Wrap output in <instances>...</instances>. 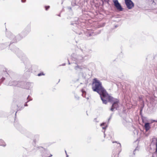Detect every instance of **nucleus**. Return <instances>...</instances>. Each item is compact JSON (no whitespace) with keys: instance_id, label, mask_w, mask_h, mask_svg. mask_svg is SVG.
<instances>
[{"instance_id":"nucleus-10","label":"nucleus","mask_w":157,"mask_h":157,"mask_svg":"<svg viewBox=\"0 0 157 157\" xmlns=\"http://www.w3.org/2000/svg\"><path fill=\"white\" fill-rule=\"evenodd\" d=\"M114 5L117 9L119 11H123V8L121 6V4L119 2L118 0H113Z\"/></svg>"},{"instance_id":"nucleus-56","label":"nucleus","mask_w":157,"mask_h":157,"mask_svg":"<svg viewBox=\"0 0 157 157\" xmlns=\"http://www.w3.org/2000/svg\"><path fill=\"white\" fill-rule=\"evenodd\" d=\"M154 154H155L154 153V154H153V155H154Z\"/></svg>"},{"instance_id":"nucleus-55","label":"nucleus","mask_w":157,"mask_h":157,"mask_svg":"<svg viewBox=\"0 0 157 157\" xmlns=\"http://www.w3.org/2000/svg\"><path fill=\"white\" fill-rule=\"evenodd\" d=\"M86 114H87V115H88V114H87V113H86Z\"/></svg>"},{"instance_id":"nucleus-7","label":"nucleus","mask_w":157,"mask_h":157,"mask_svg":"<svg viewBox=\"0 0 157 157\" xmlns=\"http://www.w3.org/2000/svg\"><path fill=\"white\" fill-rule=\"evenodd\" d=\"M80 50L85 54V57H90V54L91 53L92 51L91 50L87 48L85 46L80 48Z\"/></svg>"},{"instance_id":"nucleus-42","label":"nucleus","mask_w":157,"mask_h":157,"mask_svg":"<svg viewBox=\"0 0 157 157\" xmlns=\"http://www.w3.org/2000/svg\"><path fill=\"white\" fill-rule=\"evenodd\" d=\"M111 116H112V115H111V116H110V117L109 118V119H108V121H109V120L111 119Z\"/></svg>"},{"instance_id":"nucleus-22","label":"nucleus","mask_w":157,"mask_h":157,"mask_svg":"<svg viewBox=\"0 0 157 157\" xmlns=\"http://www.w3.org/2000/svg\"><path fill=\"white\" fill-rule=\"evenodd\" d=\"M6 145V144L4 141L2 139H0V146H2L5 147Z\"/></svg>"},{"instance_id":"nucleus-36","label":"nucleus","mask_w":157,"mask_h":157,"mask_svg":"<svg viewBox=\"0 0 157 157\" xmlns=\"http://www.w3.org/2000/svg\"><path fill=\"white\" fill-rule=\"evenodd\" d=\"M25 33L26 34V36L29 33H27V32L25 31Z\"/></svg>"},{"instance_id":"nucleus-8","label":"nucleus","mask_w":157,"mask_h":157,"mask_svg":"<svg viewBox=\"0 0 157 157\" xmlns=\"http://www.w3.org/2000/svg\"><path fill=\"white\" fill-rule=\"evenodd\" d=\"M23 83L21 84L20 87L28 90H29L32 88L33 86V83L30 82H23Z\"/></svg>"},{"instance_id":"nucleus-43","label":"nucleus","mask_w":157,"mask_h":157,"mask_svg":"<svg viewBox=\"0 0 157 157\" xmlns=\"http://www.w3.org/2000/svg\"><path fill=\"white\" fill-rule=\"evenodd\" d=\"M68 9L69 10H71V8L70 7H68Z\"/></svg>"},{"instance_id":"nucleus-6","label":"nucleus","mask_w":157,"mask_h":157,"mask_svg":"<svg viewBox=\"0 0 157 157\" xmlns=\"http://www.w3.org/2000/svg\"><path fill=\"white\" fill-rule=\"evenodd\" d=\"M25 64V71L26 72H31L32 70V65L30 63L29 59L28 61H22Z\"/></svg>"},{"instance_id":"nucleus-31","label":"nucleus","mask_w":157,"mask_h":157,"mask_svg":"<svg viewBox=\"0 0 157 157\" xmlns=\"http://www.w3.org/2000/svg\"><path fill=\"white\" fill-rule=\"evenodd\" d=\"M44 73H43V72H40L37 75L39 76H41L42 75H44Z\"/></svg>"},{"instance_id":"nucleus-28","label":"nucleus","mask_w":157,"mask_h":157,"mask_svg":"<svg viewBox=\"0 0 157 157\" xmlns=\"http://www.w3.org/2000/svg\"><path fill=\"white\" fill-rule=\"evenodd\" d=\"M72 5L73 6H75L76 5V3L75 1V0H73L72 1L71 3Z\"/></svg>"},{"instance_id":"nucleus-35","label":"nucleus","mask_w":157,"mask_h":157,"mask_svg":"<svg viewBox=\"0 0 157 157\" xmlns=\"http://www.w3.org/2000/svg\"><path fill=\"white\" fill-rule=\"evenodd\" d=\"M107 127H108V125H105V126L102 127V128L103 129L105 130L106 128Z\"/></svg>"},{"instance_id":"nucleus-20","label":"nucleus","mask_w":157,"mask_h":157,"mask_svg":"<svg viewBox=\"0 0 157 157\" xmlns=\"http://www.w3.org/2000/svg\"><path fill=\"white\" fill-rule=\"evenodd\" d=\"M23 30L27 32V33H29L31 31L30 25H28Z\"/></svg>"},{"instance_id":"nucleus-18","label":"nucleus","mask_w":157,"mask_h":157,"mask_svg":"<svg viewBox=\"0 0 157 157\" xmlns=\"http://www.w3.org/2000/svg\"><path fill=\"white\" fill-rule=\"evenodd\" d=\"M17 111H21L24 108V107L22 103L19 102L17 105Z\"/></svg>"},{"instance_id":"nucleus-52","label":"nucleus","mask_w":157,"mask_h":157,"mask_svg":"<svg viewBox=\"0 0 157 157\" xmlns=\"http://www.w3.org/2000/svg\"><path fill=\"white\" fill-rule=\"evenodd\" d=\"M0 117H2V116H1L0 115Z\"/></svg>"},{"instance_id":"nucleus-57","label":"nucleus","mask_w":157,"mask_h":157,"mask_svg":"<svg viewBox=\"0 0 157 157\" xmlns=\"http://www.w3.org/2000/svg\"><path fill=\"white\" fill-rule=\"evenodd\" d=\"M108 1H109V0H108Z\"/></svg>"},{"instance_id":"nucleus-23","label":"nucleus","mask_w":157,"mask_h":157,"mask_svg":"<svg viewBox=\"0 0 157 157\" xmlns=\"http://www.w3.org/2000/svg\"><path fill=\"white\" fill-rule=\"evenodd\" d=\"M141 118L143 123H145V122H146V121H147V117H145L142 116Z\"/></svg>"},{"instance_id":"nucleus-15","label":"nucleus","mask_w":157,"mask_h":157,"mask_svg":"<svg viewBox=\"0 0 157 157\" xmlns=\"http://www.w3.org/2000/svg\"><path fill=\"white\" fill-rule=\"evenodd\" d=\"M84 57L80 55H78L76 56L75 58V63H79L81 62L82 61V60Z\"/></svg>"},{"instance_id":"nucleus-44","label":"nucleus","mask_w":157,"mask_h":157,"mask_svg":"<svg viewBox=\"0 0 157 157\" xmlns=\"http://www.w3.org/2000/svg\"><path fill=\"white\" fill-rule=\"evenodd\" d=\"M68 64H70V61H69V60H68Z\"/></svg>"},{"instance_id":"nucleus-32","label":"nucleus","mask_w":157,"mask_h":157,"mask_svg":"<svg viewBox=\"0 0 157 157\" xmlns=\"http://www.w3.org/2000/svg\"><path fill=\"white\" fill-rule=\"evenodd\" d=\"M106 123L103 122L100 124V126H105L106 125Z\"/></svg>"},{"instance_id":"nucleus-19","label":"nucleus","mask_w":157,"mask_h":157,"mask_svg":"<svg viewBox=\"0 0 157 157\" xmlns=\"http://www.w3.org/2000/svg\"><path fill=\"white\" fill-rule=\"evenodd\" d=\"M8 45V44L7 43H4L0 44V50H2L4 49Z\"/></svg>"},{"instance_id":"nucleus-45","label":"nucleus","mask_w":157,"mask_h":157,"mask_svg":"<svg viewBox=\"0 0 157 157\" xmlns=\"http://www.w3.org/2000/svg\"><path fill=\"white\" fill-rule=\"evenodd\" d=\"M65 151L66 154H67L66 151V150H65Z\"/></svg>"},{"instance_id":"nucleus-26","label":"nucleus","mask_w":157,"mask_h":157,"mask_svg":"<svg viewBox=\"0 0 157 157\" xmlns=\"http://www.w3.org/2000/svg\"><path fill=\"white\" fill-rule=\"evenodd\" d=\"M27 101L30 100V101L32 100L33 98L30 96L29 95L27 98Z\"/></svg>"},{"instance_id":"nucleus-34","label":"nucleus","mask_w":157,"mask_h":157,"mask_svg":"<svg viewBox=\"0 0 157 157\" xmlns=\"http://www.w3.org/2000/svg\"><path fill=\"white\" fill-rule=\"evenodd\" d=\"M138 151V149H137V147L133 151V154L134 155H135V152L136 151Z\"/></svg>"},{"instance_id":"nucleus-2","label":"nucleus","mask_w":157,"mask_h":157,"mask_svg":"<svg viewBox=\"0 0 157 157\" xmlns=\"http://www.w3.org/2000/svg\"><path fill=\"white\" fill-rule=\"evenodd\" d=\"M10 40V44H9V49L13 53L16 54L17 57L21 61H28V58L27 57L26 55L21 50H20L19 48H17L14 45V44L15 43H11V40L9 39Z\"/></svg>"},{"instance_id":"nucleus-5","label":"nucleus","mask_w":157,"mask_h":157,"mask_svg":"<svg viewBox=\"0 0 157 157\" xmlns=\"http://www.w3.org/2000/svg\"><path fill=\"white\" fill-rule=\"evenodd\" d=\"M119 100L113 97V99H112V101L111 102L112 103V105L110 109V110L112 111H115V109L116 110H117L119 107Z\"/></svg>"},{"instance_id":"nucleus-1","label":"nucleus","mask_w":157,"mask_h":157,"mask_svg":"<svg viewBox=\"0 0 157 157\" xmlns=\"http://www.w3.org/2000/svg\"><path fill=\"white\" fill-rule=\"evenodd\" d=\"M92 86L93 90L97 92L99 94L102 93L104 95V93H105L106 91L102 86L101 82L96 78L93 79Z\"/></svg>"},{"instance_id":"nucleus-3","label":"nucleus","mask_w":157,"mask_h":157,"mask_svg":"<svg viewBox=\"0 0 157 157\" xmlns=\"http://www.w3.org/2000/svg\"><path fill=\"white\" fill-rule=\"evenodd\" d=\"M6 35L7 38L11 40V43H16L26 36L25 31L24 30L16 36H15L10 31H6Z\"/></svg>"},{"instance_id":"nucleus-50","label":"nucleus","mask_w":157,"mask_h":157,"mask_svg":"<svg viewBox=\"0 0 157 157\" xmlns=\"http://www.w3.org/2000/svg\"><path fill=\"white\" fill-rule=\"evenodd\" d=\"M58 16H59V17H60V14H59V15H58Z\"/></svg>"},{"instance_id":"nucleus-53","label":"nucleus","mask_w":157,"mask_h":157,"mask_svg":"<svg viewBox=\"0 0 157 157\" xmlns=\"http://www.w3.org/2000/svg\"><path fill=\"white\" fill-rule=\"evenodd\" d=\"M112 157H115V156L114 155V156L113 157V155L112 156Z\"/></svg>"},{"instance_id":"nucleus-40","label":"nucleus","mask_w":157,"mask_h":157,"mask_svg":"<svg viewBox=\"0 0 157 157\" xmlns=\"http://www.w3.org/2000/svg\"><path fill=\"white\" fill-rule=\"evenodd\" d=\"M102 132H103L104 133V137L105 136V130L104 131H102Z\"/></svg>"},{"instance_id":"nucleus-13","label":"nucleus","mask_w":157,"mask_h":157,"mask_svg":"<svg viewBox=\"0 0 157 157\" xmlns=\"http://www.w3.org/2000/svg\"><path fill=\"white\" fill-rule=\"evenodd\" d=\"M124 1L128 9H131L134 6V3L131 0H124Z\"/></svg>"},{"instance_id":"nucleus-38","label":"nucleus","mask_w":157,"mask_h":157,"mask_svg":"<svg viewBox=\"0 0 157 157\" xmlns=\"http://www.w3.org/2000/svg\"><path fill=\"white\" fill-rule=\"evenodd\" d=\"M65 64H66L65 63H63L60 66H65Z\"/></svg>"},{"instance_id":"nucleus-12","label":"nucleus","mask_w":157,"mask_h":157,"mask_svg":"<svg viewBox=\"0 0 157 157\" xmlns=\"http://www.w3.org/2000/svg\"><path fill=\"white\" fill-rule=\"evenodd\" d=\"M155 122H157V121L155 120H152L151 121H149V122L145 123L144 128L146 132L148 131L151 128L150 124Z\"/></svg>"},{"instance_id":"nucleus-17","label":"nucleus","mask_w":157,"mask_h":157,"mask_svg":"<svg viewBox=\"0 0 157 157\" xmlns=\"http://www.w3.org/2000/svg\"><path fill=\"white\" fill-rule=\"evenodd\" d=\"M113 143H116V146L117 147V151H118V155L120 153V152L121 151V145L120 143H117V141H113Z\"/></svg>"},{"instance_id":"nucleus-14","label":"nucleus","mask_w":157,"mask_h":157,"mask_svg":"<svg viewBox=\"0 0 157 157\" xmlns=\"http://www.w3.org/2000/svg\"><path fill=\"white\" fill-rule=\"evenodd\" d=\"M29 147H24L21 148V151L23 153V157H26L28 155V151L29 150Z\"/></svg>"},{"instance_id":"nucleus-54","label":"nucleus","mask_w":157,"mask_h":157,"mask_svg":"<svg viewBox=\"0 0 157 157\" xmlns=\"http://www.w3.org/2000/svg\"><path fill=\"white\" fill-rule=\"evenodd\" d=\"M152 157H154V156L153 155H152Z\"/></svg>"},{"instance_id":"nucleus-46","label":"nucleus","mask_w":157,"mask_h":157,"mask_svg":"<svg viewBox=\"0 0 157 157\" xmlns=\"http://www.w3.org/2000/svg\"><path fill=\"white\" fill-rule=\"evenodd\" d=\"M66 157H68V155L67 154H66Z\"/></svg>"},{"instance_id":"nucleus-25","label":"nucleus","mask_w":157,"mask_h":157,"mask_svg":"<svg viewBox=\"0 0 157 157\" xmlns=\"http://www.w3.org/2000/svg\"><path fill=\"white\" fill-rule=\"evenodd\" d=\"M142 102H143V103H142V104L141 107L140 108V112L141 113V111H142V110L144 106V101H142Z\"/></svg>"},{"instance_id":"nucleus-33","label":"nucleus","mask_w":157,"mask_h":157,"mask_svg":"<svg viewBox=\"0 0 157 157\" xmlns=\"http://www.w3.org/2000/svg\"><path fill=\"white\" fill-rule=\"evenodd\" d=\"M50 8L49 6H45V9L46 10H47Z\"/></svg>"},{"instance_id":"nucleus-51","label":"nucleus","mask_w":157,"mask_h":157,"mask_svg":"<svg viewBox=\"0 0 157 157\" xmlns=\"http://www.w3.org/2000/svg\"><path fill=\"white\" fill-rule=\"evenodd\" d=\"M86 99H87V100H88V99H89V98H86Z\"/></svg>"},{"instance_id":"nucleus-47","label":"nucleus","mask_w":157,"mask_h":157,"mask_svg":"<svg viewBox=\"0 0 157 157\" xmlns=\"http://www.w3.org/2000/svg\"><path fill=\"white\" fill-rule=\"evenodd\" d=\"M62 0V4L63 3V2L64 1V0Z\"/></svg>"},{"instance_id":"nucleus-4","label":"nucleus","mask_w":157,"mask_h":157,"mask_svg":"<svg viewBox=\"0 0 157 157\" xmlns=\"http://www.w3.org/2000/svg\"><path fill=\"white\" fill-rule=\"evenodd\" d=\"M103 94L102 93L99 94L101 99L102 100L103 103L106 104L107 103V101L109 102H111L112 101V99H113V97L109 95L107 92L106 91L105 93Z\"/></svg>"},{"instance_id":"nucleus-11","label":"nucleus","mask_w":157,"mask_h":157,"mask_svg":"<svg viewBox=\"0 0 157 157\" xmlns=\"http://www.w3.org/2000/svg\"><path fill=\"white\" fill-rule=\"evenodd\" d=\"M79 21H78V18L76 17L74 21L72 22L71 25L74 27H72L74 31H75V30H76L78 28Z\"/></svg>"},{"instance_id":"nucleus-24","label":"nucleus","mask_w":157,"mask_h":157,"mask_svg":"<svg viewBox=\"0 0 157 157\" xmlns=\"http://www.w3.org/2000/svg\"><path fill=\"white\" fill-rule=\"evenodd\" d=\"M81 91L82 93V96L83 97L86 98V92L83 90H82Z\"/></svg>"},{"instance_id":"nucleus-37","label":"nucleus","mask_w":157,"mask_h":157,"mask_svg":"<svg viewBox=\"0 0 157 157\" xmlns=\"http://www.w3.org/2000/svg\"><path fill=\"white\" fill-rule=\"evenodd\" d=\"M21 1L22 2H25L26 1V0H21Z\"/></svg>"},{"instance_id":"nucleus-9","label":"nucleus","mask_w":157,"mask_h":157,"mask_svg":"<svg viewBox=\"0 0 157 157\" xmlns=\"http://www.w3.org/2000/svg\"><path fill=\"white\" fill-rule=\"evenodd\" d=\"M14 125L16 128L21 133L24 134L26 130L23 128L18 123L15 122L14 123Z\"/></svg>"},{"instance_id":"nucleus-39","label":"nucleus","mask_w":157,"mask_h":157,"mask_svg":"<svg viewBox=\"0 0 157 157\" xmlns=\"http://www.w3.org/2000/svg\"><path fill=\"white\" fill-rule=\"evenodd\" d=\"M38 150L40 149V148H43L42 147H38Z\"/></svg>"},{"instance_id":"nucleus-29","label":"nucleus","mask_w":157,"mask_h":157,"mask_svg":"<svg viewBox=\"0 0 157 157\" xmlns=\"http://www.w3.org/2000/svg\"><path fill=\"white\" fill-rule=\"evenodd\" d=\"M30 101V100L29 101H27L26 102L24 105H23L24 107L25 106H28V105L27 104V103L29 102Z\"/></svg>"},{"instance_id":"nucleus-41","label":"nucleus","mask_w":157,"mask_h":157,"mask_svg":"<svg viewBox=\"0 0 157 157\" xmlns=\"http://www.w3.org/2000/svg\"><path fill=\"white\" fill-rule=\"evenodd\" d=\"M52 156V155H51L49 156H45V157H51V156Z\"/></svg>"},{"instance_id":"nucleus-27","label":"nucleus","mask_w":157,"mask_h":157,"mask_svg":"<svg viewBox=\"0 0 157 157\" xmlns=\"http://www.w3.org/2000/svg\"><path fill=\"white\" fill-rule=\"evenodd\" d=\"M43 153L44 154H42V155L43 157H45V156H48L46 151H44V152Z\"/></svg>"},{"instance_id":"nucleus-30","label":"nucleus","mask_w":157,"mask_h":157,"mask_svg":"<svg viewBox=\"0 0 157 157\" xmlns=\"http://www.w3.org/2000/svg\"><path fill=\"white\" fill-rule=\"evenodd\" d=\"M75 98L77 100H79V97L76 94H75Z\"/></svg>"},{"instance_id":"nucleus-48","label":"nucleus","mask_w":157,"mask_h":157,"mask_svg":"<svg viewBox=\"0 0 157 157\" xmlns=\"http://www.w3.org/2000/svg\"><path fill=\"white\" fill-rule=\"evenodd\" d=\"M91 36V34H89V36Z\"/></svg>"},{"instance_id":"nucleus-16","label":"nucleus","mask_w":157,"mask_h":157,"mask_svg":"<svg viewBox=\"0 0 157 157\" xmlns=\"http://www.w3.org/2000/svg\"><path fill=\"white\" fill-rule=\"evenodd\" d=\"M75 63L76 65L74 67V69L76 71H78L80 72H81L83 69L82 67L78 65L79 63Z\"/></svg>"},{"instance_id":"nucleus-49","label":"nucleus","mask_w":157,"mask_h":157,"mask_svg":"<svg viewBox=\"0 0 157 157\" xmlns=\"http://www.w3.org/2000/svg\"><path fill=\"white\" fill-rule=\"evenodd\" d=\"M17 113V111L15 113V116H16Z\"/></svg>"},{"instance_id":"nucleus-21","label":"nucleus","mask_w":157,"mask_h":157,"mask_svg":"<svg viewBox=\"0 0 157 157\" xmlns=\"http://www.w3.org/2000/svg\"><path fill=\"white\" fill-rule=\"evenodd\" d=\"M39 136L38 135H36L34 136V139L33 140V141L36 143L38 141L39 138Z\"/></svg>"}]
</instances>
